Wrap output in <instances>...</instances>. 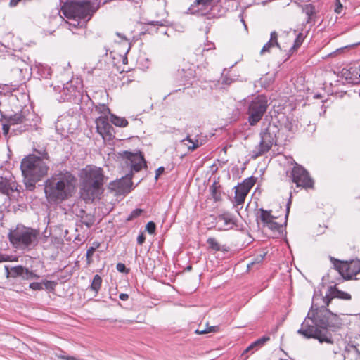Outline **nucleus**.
I'll return each mask as SVG.
<instances>
[{
	"label": "nucleus",
	"instance_id": "nucleus-20",
	"mask_svg": "<svg viewBox=\"0 0 360 360\" xmlns=\"http://www.w3.org/2000/svg\"><path fill=\"white\" fill-rule=\"evenodd\" d=\"M208 248L212 251L218 252L221 251L226 252L229 251V248L226 245H221L215 238L210 237L207 239Z\"/></svg>",
	"mask_w": 360,
	"mask_h": 360
},
{
	"label": "nucleus",
	"instance_id": "nucleus-15",
	"mask_svg": "<svg viewBox=\"0 0 360 360\" xmlns=\"http://www.w3.org/2000/svg\"><path fill=\"white\" fill-rule=\"evenodd\" d=\"M11 276H21L23 279H32L34 278H38L39 276L32 271H30L27 268L22 266H17L11 269Z\"/></svg>",
	"mask_w": 360,
	"mask_h": 360
},
{
	"label": "nucleus",
	"instance_id": "nucleus-14",
	"mask_svg": "<svg viewBox=\"0 0 360 360\" xmlns=\"http://www.w3.org/2000/svg\"><path fill=\"white\" fill-rule=\"evenodd\" d=\"M330 260L334 268L339 274L346 280H349V263L347 262L340 261L333 257L330 256Z\"/></svg>",
	"mask_w": 360,
	"mask_h": 360
},
{
	"label": "nucleus",
	"instance_id": "nucleus-24",
	"mask_svg": "<svg viewBox=\"0 0 360 360\" xmlns=\"http://www.w3.org/2000/svg\"><path fill=\"white\" fill-rule=\"evenodd\" d=\"M34 153L30 154L29 155H34L37 158H39L44 162L49 163L50 162V157L49 155L44 148H41L39 149L34 148L33 150Z\"/></svg>",
	"mask_w": 360,
	"mask_h": 360
},
{
	"label": "nucleus",
	"instance_id": "nucleus-36",
	"mask_svg": "<svg viewBox=\"0 0 360 360\" xmlns=\"http://www.w3.org/2000/svg\"><path fill=\"white\" fill-rule=\"evenodd\" d=\"M303 40H304L303 34H302V33H300V34L297 36V37H296V39H295V41H294V44H293V46L290 48V51H290L291 53H292L294 51H295L298 47H300V45H301V44H302V42H303Z\"/></svg>",
	"mask_w": 360,
	"mask_h": 360
},
{
	"label": "nucleus",
	"instance_id": "nucleus-25",
	"mask_svg": "<svg viewBox=\"0 0 360 360\" xmlns=\"http://www.w3.org/2000/svg\"><path fill=\"white\" fill-rule=\"evenodd\" d=\"M269 229L273 231V234L274 238H279L283 235V226L279 224L278 223L274 221V220L271 221L267 226Z\"/></svg>",
	"mask_w": 360,
	"mask_h": 360
},
{
	"label": "nucleus",
	"instance_id": "nucleus-41",
	"mask_svg": "<svg viewBox=\"0 0 360 360\" xmlns=\"http://www.w3.org/2000/svg\"><path fill=\"white\" fill-rule=\"evenodd\" d=\"M30 288L34 290H41L44 289L42 282H41V283L33 282L30 284Z\"/></svg>",
	"mask_w": 360,
	"mask_h": 360
},
{
	"label": "nucleus",
	"instance_id": "nucleus-54",
	"mask_svg": "<svg viewBox=\"0 0 360 360\" xmlns=\"http://www.w3.org/2000/svg\"><path fill=\"white\" fill-rule=\"evenodd\" d=\"M6 261H7L6 257L0 253V263Z\"/></svg>",
	"mask_w": 360,
	"mask_h": 360
},
{
	"label": "nucleus",
	"instance_id": "nucleus-3",
	"mask_svg": "<svg viewBox=\"0 0 360 360\" xmlns=\"http://www.w3.org/2000/svg\"><path fill=\"white\" fill-rule=\"evenodd\" d=\"M105 176L101 167L88 165L81 172L79 194L86 203L101 199L104 191Z\"/></svg>",
	"mask_w": 360,
	"mask_h": 360
},
{
	"label": "nucleus",
	"instance_id": "nucleus-56",
	"mask_svg": "<svg viewBox=\"0 0 360 360\" xmlns=\"http://www.w3.org/2000/svg\"><path fill=\"white\" fill-rule=\"evenodd\" d=\"M240 21H241V22H242V23L243 24V25H244V27H245V30H247V25H246L245 22V20H244V19H243V15H240Z\"/></svg>",
	"mask_w": 360,
	"mask_h": 360
},
{
	"label": "nucleus",
	"instance_id": "nucleus-53",
	"mask_svg": "<svg viewBox=\"0 0 360 360\" xmlns=\"http://www.w3.org/2000/svg\"><path fill=\"white\" fill-rule=\"evenodd\" d=\"M119 298L122 300H127L129 298V295L126 293H121L119 295Z\"/></svg>",
	"mask_w": 360,
	"mask_h": 360
},
{
	"label": "nucleus",
	"instance_id": "nucleus-60",
	"mask_svg": "<svg viewBox=\"0 0 360 360\" xmlns=\"http://www.w3.org/2000/svg\"><path fill=\"white\" fill-rule=\"evenodd\" d=\"M248 358V356H245L243 360H246Z\"/></svg>",
	"mask_w": 360,
	"mask_h": 360
},
{
	"label": "nucleus",
	"instance_id": "nucleus-58",
	"mask_svg": "<svg viewBox=\"0 0 360 360\" xmlns=\"http://www.w3.org/2000/svg\"><path fill=\"white\" fill-rule=\"evenodd\" d=\"M285 128H287L289 131H290V130H291V126H290V124H286V125L285 126Z\"/></svg>",
	"mask_w": 360,
	"mask_h": 360
},
{
	"label": "nucleus",
	"instance_id": "nucleus-21",
	"mask_svg": "<svg viewBox=\"0 0 360 360\" xmlns=\"http://www.w3.org/2000/svg\"><path fill=\"white\" fill-rule=\"evenodd\" d=\"M270 340V337L265 335L263 336L255 342H253L251 345H250L243 352L242 356H243L246 353L252 351V349H258L262 347L264 344Z\"/></svg>",
	"mask_w": 360,
	"mask_h": 360
},
{
	"label": "nucleus",
	"instance_id": "nucleus-19",
	"mask_svg": "<svg viewBox=\"0 0 360 360\" xmlns=\"http://www.w3.org/2000/svg\"><path fill=\"white\" fill-rule=\"evenodd\" d=\"M217 220V222H223V228L224 229H231L236 225V220L233 216L228 212L219 214Z\"/></svg>",
	"mask_w": 360,
	"mask_h": 360
},
{
	"label": "nucleus",
	"instance_id": "nucleus-22",
	"mask_svg": "<svg viewBox=\"0 0 360 360\" xmlns=\"http://www.w3.org/2000/svg\"><path fill=\"white\" fill-rule=\"evenodd\" d=\"M328 291H330V294L332 295V297L339 298L345 300H349L352 298L350 294L340 290L339 289L337 288L336 285L330 286L328 288Z\"/></svg>",
	"mask_w": 360,
	"mask_h": 360
},
{
	"label": "nucleus",
	"instance_id": "nucleus-10",
	"mask_svg": "<svg viewBox=\"0 0 360 360\" xmlns=\"http://www.w3.org/2000/svg\"><path fill=\"white\" fill-rule=\"evenodd\" d=\"M120 155L125 159L127 165H130L131 172H138L143 165H146V162L141 152L134 153L125 150L120 153Z\"/></svg>",
	"mask_w": 360,
	"mask_h": 360
},
{
	"label": "nucleus",
	"instance_id": "nucleus-48",
	"mask_svg": "<svg viewBox=\"0 0 360 360\" xmlns=\"http://www.w3.org/2000/svg\"><path fill=\"white\" fill-rule=\"evenodd\" d=\"M342 8V5L341 4L340 0H336V7L335 8V12L337 13H340Z\"/></svg>",
	"mask_w": 360,
	"mask_h": 360
},
{
	"label": "nucleus",
	"instance_id": "nucleus-7",
	"mask_svg": "<svg viewBox=\"0 0 360 360\" xmlns=\"http://www.w3.org/2000/svg\"><path fill=\"white\" fill-rule=\"evenodd\" d=\"M39 236L38 230L22 226L10 231L8 237L14 246L28 248L37 243Z\"/></svg>",
	"mask_w": 360,
	"mask_h": 360
},
{
	"label": "nucleus",
	"instance_id": "nucleus-35",
	"mask_svg": "<svg viewBox=\"0 0 360 360\" xmlns=\"http://www.w3.org/2000/svg\"><path fill=\"white\" fill-rule=\"evenodd\" d=\"M38 72L44 78H48V77L51 75V68L48 66H44L42 65L38 66Z\"/></svg>",
	"mask_w": 360,
	"mask_h": 360
},
{
	"label": "nucleus",
	"instance_id": "nucleus-32",
	"mask_svg": "<svg viewBox=\"0 0 360 360\" xmlns=\"http://www.w3.org/2000/svg\"><path fill=\"white\" fill-rule=\"evenodd\" d=\"M101 283H102V278L98 274H96L94 276L93 281L90 285L91 290H92L96 293H97L101 288Z\"/></svg>",
	"mask_w": 360,
	"mask_h": 360
},
{
	"label": "nucleus",
	"instance_id": "nucleus-27",
	"mask_svg": "<svg viewBox=\"0 0 360 360\" xmlns=\"http://www.w3.org/2000/svg\"><path fill=\"white\" fill-rule=\"evenodd\" d=\"M349 263V276L352 279L354 276L360 273V261H352Z\"/></svg>",
	"mask_w": 360,
	"mask_h": 360
},
{
	"label": "nucleus",
	"instance_id": "nucleus-49",
	"mask_svg": "<svg viewBox=\"0 0 360 360\" xmlns=\"http://www.w3.org/2000/svg\"><path fill=\"white\" fill-rule=\"evenodd\" d=\"M145 240L146 237L143 233L139 234V236L137 237V243L139 245H142L145 242Z\"/></svg>",
	"mask_w": 360,
	"mask_h": 360
},
{
	"label": "nucleus",
	"instance_id": "nucleus-2",
	"mask_svg": "<svg viewBox=\"0 0 360 360\" xmlns=\"http://www.w3.org/2000/svg\"><path fill=\"white\" fill-rule=\"evenodd\" d=\"M75 177L64 170L55 173L44 182V193L47 201L60 203L72 196L75 189Z\"/></svg>",
	"mask_w": 360,
	"mask_h": 360
},
{
	"label": "nucleus",
	"instance_id": "nucleus-45",
	"mask_svg": "<svg viewBox=\"0 0 360 360\" xmlns=\"http://www.w3.org/2000/svg\"><path fill=\"white\" fill-rule=\"evenodd\" d=\"M98 247H99L98 243L96 244V247H90L86 251V257H92L96 251V249Z\"/></svg>",
	"mask_w": 360,
	"mask_h": 360
},
{
	"label": "nucleus",
	"instance_id": "nucleus-6",
	"mask_svg": "<svg viewBox=\"0 0 360 360\" xmlns=\"http://www.w3.org/2000/svg\"><path fill=\"white\" fill-rule=\"evenodd\" d=\"M278 132L279 129L275 124L269 123L266 127L262 128L259 133V143L251 152L252 158L256 159L269 152L272 146L276 144V135Z\"/></svg>",
	"mask_w": 360,
	"mask_h": 360
},
{
	"label": "nucleus",
	"instance_id": "nucleus-59",
	"mask_svg": "<svg viewBox=\"0 0 360 360\" xmlns=\"http://www.w3.org/2000/svg\"><path fill=\"white\" fill-rule=\"evenodd\" d=\"M253 264H254V262H252L250 264H248V267H250V265H252V266Z\"/></svg>",
	"mask_w": 360,
	"mask_h": 360
},
{
	"label": "nucleus",
	"instance_id": "nucleus-47",
	"mask_svg": "<svg viewBox=\"0 0 360 360\" xmlns=\"http://www.w3.org/2000/svg\"><path fill=\"white\" fill-rule=\"evenodd\" d=\"M213 0H195L196 4H201L204 6L210 5Z\"/></svg>",
	"mask_w": 360,
	"mask_h": 360
},
{
	"label": "nucleus",
	"instance_id": "nucleus-42",
	"mask_svg": "<svg viewBox=\"0 0 360 360\" xmlns=\"http://www.w3.org/2000/svg\"><path fill=\"white\" fill-rule=\"evenodd\" d=\"M334 297H332V295L330 294V291L328 290L327 293L326 294V295L323 297V303L325 304V306L324 307H328L332 299H333Z\"/></svg>",
	"mask_w": 360,
	"mask_h": 360
},
{
	"label": "nucleus",
	"instance_id": "nucleus-46",
	"mask_svg": "<svg viewBox=\"0 0 360 360\" xmlns=\"http://www.w3.org/2000/svg\"><path fill=\"white\" fill-rule=\"evenodd\" d=\"M167 21L165 20H156V21H150L148 24L151 25H157V26H165Z\"/></svg>",
	"mask_w": 360,
	"mask_h": 360
},
{
	"label": "nucleus",
	"instance_id": "nucleus-17",
	"mask_svg": "<svg viewBox=\"0 0 360 360\" xmlns=\"http://www.w3.org/2000/svg\"><path fill=\"white\" fill-rule=\"evenodd\" d=\"M25 120V116L21 112L15 113L12 115H6L1 112V121H6L11 126L21 124Z\"/></svg>",
	"mask_w": 360,
	"mask_h": 360
},
{
	"label": "nucleus",
	"instance_id": "nucleus-51",
	"mask_svg": "<svg viewBox=\"0 0 360 360\" xmlns=\"http://www.w3.org/2000/svg\"><path fill=\"white\" fill-rule=\"evenodd\" d=\"M20 2H23L22 0H11L9 2V6L11 7H15Z\"/></svg>",
	"mask_w": 360,
	"mask_h": 360
},
{
	"label": "nucleus",
	"instance_id": "nucleus-16",
	"mask_svg": "<svg viewBox=\"0 0 360 360\" xmlns=\"http://www.w3.org/2000/svg\"><path fill=\"white\" fill-rule=\"evenodd\" d=\"M131 178V174H127L124 177H122L120 181L115 183V185L117 186L120 192L129 193L133 184Z\"/></svg>",
	"mask_w": 360,
	"mask_h": 360
},
{
	"label": "nucleus",
	"instance_id": "nucleus-8",
	"mask_svg": "<svg viewBox=\"0 0 360 360\" xmlns=\"http://www.w3.org/2000/svg\"><path fill=\"white\" fill-rule=\"evenodd\" d=\"M269 106L265 95L260 94L252 98L248 105V115L250 125H256L262 118Z\"/></svg>",
	"mask_w": 360,
	"mask_h": 360
},
{
	"label": "nucleus",
	"instance_id": "nucleus-28",
	"mask_svg": "<svg viewBox=\"0 0 360 360\" xmlns=\"http://www.w3.org/2000/svg\"><path fill=\"white\" fill-rule=\"evenodd\" d=\"M210 191L212 197L214 200L215 202L219 201L221 200V191L219 190V187L217 185L216 182H214L210 186Z\"/></svg>",
	"mask_w": 360,
	"mask_h": 360
},
{
	"label": "nucleus",
	"instance_id": "nucleus-13",
	"mask_svg": "<svg viewBox=\"0 0 360 360\" xmlns=\"http://www.w3.org/2000/svg\"><path fill=\"white\" fill-rule=\"evenodd\" d=\"M96 125L97 132L101 135L104 139H112L114 136L112 131L114 128L109 123L108 120L105 117H99L96 120Z\"/></svg>",
	"mask_w": 360,
	"mask_h": 360
},
{
	"label": "nucleus",
	"instance_id": "nucleus-40",
	"mask_svg": "<svg viewBox=\"0 0 360 360\" xmlns=\"http://www.w3.org/2000/svg\"><path fill=\"white\" fill-rule=\"evenodd\" d=\"M156 225L153 221H149L146 226V231H147L150 234L154 233Z\"/></svg>",
	"mask_w": 360,
	"mask_h": 360
},
{
	"label": "nucleus",
	"instance_id": "nucleus-4",
	"mask_svg": "<svg viewBox=\"0 0 360 360\" xmlns=\"http://www.w3.org/2000/svg\"><path fill=\"white\" fill-rule=\"evenodd\" d=\"M99 6L95 5L89 0H68L62 7L64 15L72 19L70 25L74 27H82L91 20L98 9Z\"/></svg>",
	"mask_w": 360,
	"mask_h": 360
},
{
	"label": "nucleus",
	"instance_id": "nucleus-57",
	"mask_svg": "<svg viewBox=\"0 0 360 360\" xmlns=\"http://www.w3.org/2000/svg\"><path fill=\"white\" fill-rule=\"evenodd\" d=\"M86 262L90 264L92 262V257H86Z\"/></svg>",
	"mask_w": 360,
	"mask_h": 360
},
{
	"label": "nucleus",
	"instance_id": "nucleus-37",
	"mask_svg": "<svg viewBox=\"0 0 360 360\" xmlns=\"http://www.w3.org/2000/svg\"><path fill=\"white\" fill-rule=\"evenodd\" d=\"M218 329V326H209L207 324L206 326V328L202 329V328H198L196 330H195V333L197 334H206V333H211V332H216Z\"/></svg>",
	"mask_w": 360,
	"mask_h": 360
},
{
	"label": "nucleus",
	"instance_id": "nucleus-38",
	"mask_svg": "<svg viewBox=\"0 0 360 360\" xmlns=\"http://www.w3.org/2000/svg\"><path fill=\"white\" fill-rule=\"evenodd\" d=\"M143 212V210L142 209H140V208H136V209L134 210L129 214V215L127 218V221H131V220L137 218L138 217H139L142 214Z\"/></svg>",
	"mask_w": 360,
	"mask_h": 360
},
{
	"label": "nucleus",
	"instance_id": "nucleus-9",
	"mask_svg": "<svg viewBox=\"0 0 360 360\" xmlns=\"http://www.w3.org/2000/svg\"><path fill=\"white\" fill-rule=\"evenodd\" d=\"M291 178L297 187L311 188L314 186V181L310 177L309 172L296 162L291 172Z\"/></svg>",
	"mask_w": 360,
	"mask_h": 360
},
{
	"label": "nucleus",
	"instance_id": "nucleus-52",
	"mask_svg": "<svg viewBox=\"0 0 360 360\" xmlns=\"http://www.w3.org/2000/svg\"><path fill=\"white\" fill-rule=\"evenodd\" d=\"M290 204H291V198H290L289 201H288V202L287 203V205H286V214H285V218L286 219L288 218V214H289Z\"/></svg>",
	"mask_w": 360,
	"mask_h": 360
},
{
	"label": "nucleus",
	"instance_id": "nucleus-11",
	"mask_svg": "<svg viewBox=\"0 0 360 360\" xmlns=\"http://www.w3.org/2000/svg\"><path fill=\"white\" fill-rule=\"evenodd\" d=\"M18 191V186L14 176L7 171L0 176V193L9 195L11 193Z\"/></svg>",
	"mask_w": 360,
	"mask_h": 360
},
{
	"label": "nucleus",
	"instance_id": "nucleus-34",
	"mask_svg": "<svg viewBox=\"0 0 360 360\" xmlns=\"http://www.w3.org/2000/svg\"><path fill=\"white\" fill-rule=\"evenodd\" d=\"M255 184V180L253 177H250L243 181V182L238 185L240 188H243V190H247V192L249 193L250 190Z\"/></svg>",
	"mask_w": 360,
	"mask_h": 360
},
{
	"label": "nucleus",
	"instance_id": "nucleus-26",
	"mask_svg": "<svg viewBox=\"0 0 360 360\" xmlns=\"http://www.w3.org/2000/svg\"><path fill=\"white\" fill-rule=\"evenodd\" d=\"M261 213L260 219L264 223V226H267L271 221H272L275 217L271 215V211H267L264 210L263 208L259 209V210Z\"/></svg>",
	"mask_w": 360,
	"mask_h": 360
},
{
	"label": "nucleus",
	"instance_id": "nucleus-1",
	"mask_svg": "<svg viewBox=\"0 0 360 360\" xmlns=\"http://www.w3.org/2000/svg\"><path fill=\"white\" fill-rule=\"evenodd\" d=\"M333 314L326 307L316 309L313 313L312 322L315 326L308 325L304 322L297 333L306 338L317 339L320 343H333L332 333L339 329V326L333 323Z\"/></svg>",
	"mask_w": 360,
	"mask_h": 360
},
{
	"label": "nucleus",
	"instance_id": "nucleus-50",
	"mask_svg": "<svg viewBox=\"0 0 360 360\" xmlns=\"http://www.w3.org/2000/svg\"><path fill=\"white\" fill-rule=\"evenodd\" d=\"M165 168L163 167H160L155 171V179H158V177L164 172Z\"/></svg>",
	"mask_w": 360,
	"mask_h": 360
},
{
	"label": "nucleus",
	"instance_id": "nucleus-29",
	"mask_svg": "<svg viewBox=\"0 0 360 360\" xmlns=\"http://www.w3.org/2000/svg\"><path fill=\"white\" fill-rule=\"evenodd\" d=\"M110 121L117 127H124L128 125V121L124 117H120L115 115H111Z\"/></svg>",
	"mask_w": 360,
	"mask_h": 360
},
{
	"label": "nucleus",
	"instance_id": "nucleus-33",
	"mask_svg": "<svg viewBox=\"0 0 360 360\" xmlns=\"http://www.w3.org/2000/svg\"><path fill=\"white\" fill-rule=\"evenodd\" d=\"M303 11L308 17L307 22H309L312 16L316 13L315 6L312 4H307L303 7Z\"/></svg>",
	"mask_w": 360,
	"mask_h": 360
},
{
	"label": "nucleus",
	"instance_id": "nucleus-30",
	"mask_svg": "<svg viewBox=\"0 0 360 360\" xmlns=\"http://www.w3.org/2000/svg\"><path fill=\"white\" fill-rule=\"evenodd\" d=\"M82 212L84 214L81 217L82 223L88 228L91 227L95 221L94 216L91 214L85 213L84 211H82Z\"/></svg>",
	"mask_w": 360,
	"mask_h": 360
},
{
	"label": "nucleus",
	"instance_id": "nucleus-5",
	"mask_svg": "<svg viewBox=\"0 0 360 360\" xmlns=\"http://www.w3.org/2000/svg\"><path fill=\"white\" fill-rule=\"evenodd\" d=\"M48 164L34 155H27L22 160L20 169L27 189L34 190L36 183L48 174L49 169Z\"/></svg>",
	"mask_w": 360,
	"mask_h": 360
},
{
	"label": "nucleus",
	"instance_id": "nucleus-43",
	"mask_svg": "<svg viewBox=\"0 0 360 360\" xmlns=\"http://www.w3.org/2000/svg\"><path fill=\"white\" fill-rule=\"evenodd\" d=\"M116 269L119 272L128 274L129 270L126 267V266L122 263H117L116 266Z\"/></svg>",
	"mask_w": 360,
	"mask_h": 360
},
{
	"label": "nucleus",
	"instance_id": "nucleus-44",
	"mask_svg": "<svg viewBox=\"0 0 360 360\" xmlns=\"http://www.w3.org/2000/svg\"><path fill=\"white\" fill-rule=\"evenodd\" d=\"M1 122H2L3 134L5 136H6L9 132V129H10L11 125L6 121H1Z\"/></svg>",
	"mask_w": 360,
	"mask_h": 360
},
{
	"label": "nucleus",
	"instance_id": "nucleus-18",
	"mask_svg": "<svg viewBox=\"0 0 360 360\" xmlns=\"http://www.w3.org/2000/svg\"><path fill=\"white\" fill-rule=\"evenodd\" d=\"M275 46L278 47L280 50L282 49L278 42V34L276 31H273L271 32L269 41L264 45L260 51V54L262 55L266 52H269L270 49Z\"/></svg>",
	"mask_w": 360,
	"mask_h": 360
},
{
	"label": "nucleus",
	"instance_id": "nucleus-12",
	"mask_svg": "<svg viewBox=\"0 0 360 360\" xmlns=\"http://www.w3.org/2000/svg\"><path fill=\"white\" fill-rule=\"evenodd\" d=\"M11 75L14 82L18 83L24 82L30 75L28 65L24 61L18 60L11 69Z\"/></svg>",
	"mask_w": 360,
	"mask_h": 360
},
{
	"label": "nucleus",
	"instance_id": "nucleus-39",
	"mask_svg": "<svg viewBox=\"0 0 360 360\" xmlns=\"http://www.w3.org/2000/svg\"><path fill=\"white\" fill-rule=\"evenodd\" d=\"M44 289L49 290H53L55 289L57 283L52 281H42Z\"/></svg>",
	"mask_w": 360,
	"mask_h": 360
},
{
	"label": "nucleus",
	"instance_id": "nucleus-31",
	"mask_svg": "<svg viewBox=\"0 0 360 360\" xmlns=\"http://www.w3.org/2000/svg\"><path fill=\"white\" fill-rule=\"evenodd\" d=\"M186 141H188V143H191V145H189L187 146L188 150L191 151H193L196 148H198L200 146L198 140H196L195 141H193L190 135H187L185 139L181 141V143L182 145H186Z\"/></svg>",
	"mask_w": 360,
	"mask_h": 360
},
{
	"label": "nucleus",
	"instance_id": "nucleus-55",
	"mask_svg": "<svg viewBox=\"0 0 360 360\" xmlns=\"http://www.w3.org/2000/svg\"><path fill=\"white\" fill-rule=\"evenodd\" d=\"M240 21H241V22H242V23L243 24V25H244V27H245V30H247V25H246L245 22V20H244V19H243V15H240Z\"/></svg>",
	"mask_w": 360,
	"mask_h": 360
},
{
	"label": "nucleus",
	"instance_id": "nucleus-23",
	"mask_svg": "<svg viewBox=\"0 0 360 360\" xmlns=\"http://www.w3.org/2000/svg\"><path fill=\"white\" fill-rule=\"evenodd\" d=\"M235 202L236 205H240L243 204L245 199L248 195L247 190H243V188H240L238 186L235 187Z\"/></svg>",
	"mask_w": 360,
	"mask_h": 360
}]
</instances>
